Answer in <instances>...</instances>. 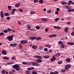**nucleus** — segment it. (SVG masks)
<instances>
[{"label":"nucleus","mask_w":74,"mask_h":74,"mask_svg":"<svg viewBox=\"0 0 74 74\" xmlns=\"http://www.w3.org/2000/svg\"><path fill=\"white\" fill-rule=\"evenodd\" d=\"M13 68L14 69H15L16 71L21 70V69L19 68V65L17 64L14 65L13 66Z\"/></svg>","instance_id":"f257e3e1"},{"label":"nucleus","mask_w":74,"mask_h":74,"mask_svg":"<svg viewBox=\"0 0 74 74\" xmlns=\"http://www.w3.org/2000/svg\"><path fill=\"white\" fill-rule=\"evenodd\" d=\"M14 36V35H12L10 36H8L7 37V38L8 39V41H12V40H13V37Z\"/></svg>","instance_id":"f03ea898"},{"label":"nucleus","mask_w":74,"mask_h":74,"mask_svg":"<svg viewBox=\"0 0 74 74\" xmlns=\"http://www.w3.org/2000/svg\"><path fill=\"white\" fill-rule=\"evenodd\" d=\"M71 67V65L70 64H66L65 67V69L66 70H68L69 68Z\"/></svg>","instance_id":"7ed1b4c3"},{"label":"nucleus","mask_w":74,"mask_h":74,"mask_svg":"<svg viewBox=\"0 0 74 74\" xmlns=\"http://www.w3.org/2000/svg\"><path fill=\"white\" fill-rule=\"evenodd\" d=\"M39 64L36 62H32V65L34 66H38Z\"/></svg>","instance_id":"20e7f679"},{"label":"nucleus","mask_w":74,"mask_h":74,"mask_svg":"<svg viewBox=\"0 0 74 74\" xmlns=\"http://www.w3.org/2000/svg\"><path fill=\"white\" fill-rule=\"evenodd\" d=\"M28 42V41L27 40H23L21 41V44H25Z\"/></svg>","instance_id":"39448f33"},{"label":"nucleus","mask_w":74,"mask_h":74,"mask_svg":"<svg viewBox=\"0 0 74 74\" xmlns=\"http://www.w3.org/2000/svg\"><path fill=\"white\" fill-rule=\"evenodd\" d=\"M55 60H56V58H55V56H53L52 58L51 59V62H53V61H55Z\"/></svg>","instance_id":"423d86ee"},{"label":"nucleus","mask_w":74,"mask_h":74,"mask_svg":"<svg viewBox=\"0 0 74 74\" xmlns=\"http://www.w3.org/2000/svg\"><path fill=\"white\" fill-rule=\"evenodd\" d=\"M34 58H37V59H42V57L40 56H34Z\"/></svg>","instance_id":"0eeeda50"},{"label":"nucleus","mask_w":74,"mask_h":74,"mask_svg":"<svg viewBox=\"0 0 74 74\" xmlns=\"http://www.w3.org/2000/svg\"><path fill=\"white\" fill-rule=\"evenodd\" d=\"M1 16V18H3L4 17V14L3 13V11H1L0 13Z\"/></svg>","instance_id":"6e6552de"},{"label":"nucleus","mask_w":74,"mask_h":74,"mask_svg":"<svg viewBox=\"0 0 74 74\" xmlns=\"http://www.w3.org/2000/svg\"><path fill=\"white\" fill-rule=\"evenodd\" d=\"M68 3H69L68 5H71V4H72L73 5H74V3L71 0H69L68 1Z\"/></svg>","instance_id":"1a4fd4ad"},{"label":"nucleus","mask_w":74,"mask_h":74,"mask_svg":"<svg viewBox=\"0 0 74 74\" xmlns=\"http://www.w3.org/2000/svg\"><path fill=\"white\" fill-rule=\"evenodd\" d=\"M41 20L42 22H47L48 21V20L45 18H42Z\"/></svg>","instance_id":"9d476101"},{"label":"nucleus","mask_w":74,"mask_h":74,"mask_svg":"<svg viewBox=\"0 0 74 74\" xmlns=\"http://www.w3.org/2000/svg\"><path fill=\"white\" fill-rule=\"evenodd\" d=\"M56 36V34H54L53 35H51L49 36V37L51 38L52 37H55Z\"/></svg>","instance_id":"9b49d317"},{"label":"nucleus","mask_w":74,"mask_h":74,"mask_svg":"<svg viewBox=\"0 0 74 74\" xmlns=\"http://www.w3.org/2000/svg\"><path fill=\"white\" fill-rule=\"evenodd\" d=\"M17 45V44L16 43H12L10 45V46L11 47H16Z\"/></svg>","instance_id":"f8f14e48"},{"label":"nucleus","mask_w":74,"mask_h":74,"mask_svg":"<svg viewBox=\"0 0 74 74\" xmlns=\"http://www.w3.org/2000/svg\"><path fill=\"white\" fill-rule=\"evenodd\" d=\"M2 54L5 55H7V52H6V51L4 50H3L2 51Z\"/></svg>","instance_id":"ddd939ff"},{"label":"nucleus","mask_w":74,"mask_h":74,"mask_svg":"<svg viewBox=\"0 0 74 74\" xmlns=\"http://www.w3.org/2000/svg\"><path fill=\"white\" fill-rule=\"evenodd\" d=\"M32 48L34 49H37V46L36 45H34L32 46Z\"/></svg>","instance_id":"4468645a"},{"label":"nucleus","mask_w":74,"mask_h":74,"mask_svg":"<svg viewBox=\"0 0 74 74\" xmlns=\"http://www.w3.org/2000/svg\"><path fill=\"white\" fill-rule=\"evenodd\" d=\"M3 59H5V60H9V59H10V58L8 57L4 56L3 57Z\"/></svg>","instance_id":"2eb2a0df"},{"label":"nucleus","mask_w":74,"mask_h":74,"mask_svg":"<svg viewBox=\"0 0 74 74\" xmlns=\"http://www.w3.org/2000/svg\"><path fill=\"white\" fill-rule=\"evenodd\" d=\"M42 60L40 59H37L36 60L37 63H41L42 62Z\"/></svg>","instance_id":"dca6fc26"},{"label":"nucleus","mask_w":74,"mask_h":74,"mask_svg":"<svg viewBox=\"0 0 74 74\" xmlns=\"http://www.w3.org/2000/svg\"><path fill=\"white\" fill-rule=\"evenodd\" d=\"M43 58L44 59H48V58H49V56H43Z\"/></svg>","instance_id":"f3484780"},{"label":"nucleus","mask_w":74,"mask_h":74,"mask_svg":"<svg viewBox=\"0 0 74 74\" xmlns=\"http://www.w3.org/2000/svg\"><path fill=\"white\" fill-rule=\"evenodd\" d=\"M68 45H74V42H68Z\"/></svg>","instance_id":"a211bd4d"},{"label":"nucleus","mask_w":74,"mask_h":74,"mask_svg":"<svg viewBox=\"0 0 74 74\" xmlns=\"http://www.w3.org/2000/svg\"><path fill=\"white\" fill-rule=\"evenodd\" d=\"M36 39V40H41L42 39V38L40 37H37Z\"/></svg>","instance_id":"6ab92c4d"},{"label":"nucleus","mask_w":74,"mask_h":74,"mask_svg":"<svg viewBox=\"0 0 74 74\" xmlns=\"http://www.w3.org/2000/svg\"><path fill=\"white\" fill-rule=\"evenodd\" d=\"M29 38L31 40H35V39H36V37L35 36L31 37Z\"/></svg>","instance_id":"aec40b11"},{"label":"nucleus","mask_w":74,"mask_h":74,"mask_svg":"<svg viewBox=\"0 0 74 74\" xmlns=\"http://www.w3.org/2000/svg\"><path fill=\"white\" fill-rule=\"evenodd\" d=\"M66 60L67 62H70L71 61V59H70V58H67L66 59Z\"/></svg>","instance_id":"412c9836"},{"label":"nucleus","mask_w":74,"mask_h":74,"mask_svg":"<svg viewBox=\"0 0 74 74\" xmlns=\"http://www.w3.org/2000/svg\"><path fill=\"white\" fill-rule=\"evenodd\" d=\"M69 28L68 27H66L64 29V31L65 33H67V32L68 31V29Z\"/></svg>","instance_id":"4be33fe9"},{"label":"nucleus","mask_w":74,"mask_h":74,"mask_svg":"<svg viewBox=\"0 0 74 74\" xmlns=\"http://www.w3.org/2000/svg\"><path fill=\"white\" fill-rule=\"evenodd\" d=\"M4 15L5 16H9L10 14L8 13H5L4 14Z\"/></svg>","instance_id":"5701e85b"},{"label":"nucleus","mask_w":74,"mask_h":74,"mask_svg":"<svg viewBox=\"0 0 74 74\" xmlns=\"http://www.w3.org/2000/svg\"><path fill=\"white\" fill-rule=\"evenodd\" d=\"M36 13V12L34 11H31L30 12V14H34Z\"/></svg>","instance_id":"b1692460"},{"label":"nucleus","mask_w":74,"mask_h":74,"mask_svg":"<svg viewBox=\"0 0 74 74\" xmlns=\"http://www.w3.org/2000/svg\"><path fill=\"white\" fill-rule=\"evenodd\" d=\"M61 4H62V5H64V4H66L67 3H66L64 1H63L61 2Z\"/></svg>","instance_id":"393cba45"},{"label":"nucleus","mask_w":74,"mask_h":74,"mask_svg":"<svg viewBox=\"0 0 74 74\" xmlns=\"http://www.w3.org/2000/svg\"><path fill=\"white\" fill-rule=\"evenodd\" d=\"M30 28H31V26H30V25H28V27H27V29L28 30H30Z\"/></svg>","instance_id":"a878e982"},{"label":"nucleus","mask_w":74,"mask_h":74,"mask_svg":"<svg viewBox=\"0 0 74 74\" xmlns=\"http://www.w3.org/2000/svg\"><path fill=\"white\" fill-rule=\"evenodd\" d=\"M11 59H12V60H15L16 59V57L14 56H13L11 58Z\"/></svg>","instance_id":"bb28decb"},{"label":"nucleus","mask_w":74,"mask_h":74,"mask_svg":"<svg viewBox=\"0 0 74 74\" xmlns=\"http://www.w3.org/2000/svg\"><path fill=\"white\" fill-rule=\"evenodd\" d=\"M20 4H21V3L16 4L15 5V7H19V6L20 5Z\"/></svg>","instance_id":"cd10ccee"},{"label":"nucleus","mask_w":74,"mask_h":74,"mask_svg":"<svg viewBox=\"0 0 74 74\" xmlns=\"http://www.w3.org/2000/svg\"><path fill=\"white\" fill-rule=\"evenodd\" d=\"M8 10H9L10 11V10H11V8H12V7L11 6H8Z\"/></svg>","instance_id":"c85d7f7f"},{"label":"nucleus","mask_w":74,"mask_h":74,"mask_svg":"<svg viewBox=\"0 0 74 74\" xmlns=\"http://www.w3.org/2000/svg\"><path fill=\"white\" fill-rule=\"evenodd\" d=\"M18 10L19 12H23V10H22V9L19 8L18 9Z\"/></svg>","instance_id":"c756f323"},{"label":"nucleus","mask_w":74,"mask_h":74,"mask_svg":"<svg viewBox=\"0 0 74 74\" xmlns=\"http://www.w3.org/2000/svg\"><path fill=\"white\" fill-rule=\"evenodd\" d=\"M56 56H60V54L59 53H57L56 55Z\"/></svg>","instance_id":"7c9ffc66"},{"label":"nucleus","mask_w":74,"mask_h":74,"mask_svg":"<svg viewBox=\"0 0 74 74\" xmlns=\"http://www.w3.org/2000/svg\"><path fill=\"white\" fill-rule=\"evenodd\" d=\"M8 30H5L3 31V32L5 33H7L8 32Z\"/></svg>","instance_id":"2f4dec72"},{"label":"nucleus","mask_w":74,"mask_h":74,"mask_svg":"<svg viewBox=\"0 0 74 74\" xmlns=\"http://www.w3.org/2000/svg\"><path fill=\"white\" fill-rule=\"evenodd\" d=\"M65 7L66 8V9H67L68 10H69V9L70 8V6L69 5L65 6Z\"/></svg>","instance_id":"473e14b6"},{"label":"nucleus","mask_w":74,"mask_h":74,"mask_svg":"<svg viewBox=\"0 0 74 74\" xmlns=\"http://www.w3.org/2000/svg\"><path fill=\"white\" fill-rule=\"evenodd\" d=\"M58 63L59 64H62V63H63V62L62 61H58Z\"/></svg>","instance_id":"72a5a7b5"},{"label":"nucleus","mask_w":74,"mask_h":74,"mask_svg":"<svg viewBox=\"0 0 74 74\" xmlns=\"http://www.w3.org/2000/svg\"><path fill=\"white\" fill-rule=\"evenodd\" d=\"M43 47L41 46V47H39V49L40 50H42L43 49Z\"/></svg>","instance_id":"f704fd0d"},{"label":"nucleus","mask_w":74,"mask_h":74,"mask_svg":"<svg viewBox=\"0 0 74 74\" xmlns=\"http://www.w3.org/2000/svg\"><path fill=\"white\" fill-rule=\"evenodd\" d=\"M2 73L3 74H4L5 73V70H3L2 71Z\"/></svg>","instance_id":"c9c22d12"},{"label":"nucleus","mask_w":74,"mask_h":74,"mask_svg":"<svg viewBox=\"0 0 74 74\" xmlns=\"http://www.w3.org/2000/svg\"><path fill=\"white\" fill-rule=\"evenodd\" d=\"M39 2L40 3H42L44 2V1L42 0H40L39 1Z\"/></svg>","instance_id":"e433bc0d"},{"label":"nucleus","mask_w":74,"mask_h":74,"mask_svg":"<svg viewBox=\"0 0 74 74\" xmlns=\"http://www.w3.org/2000/svg\"><path fill=\"white\" fill-rule=\"evenodd\" d=\"M19 47L20 48H22V45L21 44H19L18 45Z\"/></svg>","instance_id":"4c0bfd02"},{"label":"nucleus","mask_w":74,"mask_h":74,"mask_svg":"<svg viewBox=\"0 0 74 74\" xmlns=\"http://www.w3.org/2000/svg\"><path fill=\"white\" fill-rule=\"evenodd\" d=\"M49 30V28H46L45 30V31L46 32H47Z\"/></svg>","instance_id":"58836bf2"},{"label":"nucleus","mask_w":74,"mask_h":74,"mask_svg":"<svg viewBox=\"0 0 74 74\" xmlns=\"http://www.w3.org/2000/svg\"><path fill=\"white\" fill-rule=\"evenodd\" d=\"M36 29H39L40 28V26H36Z\"/></svg>","instance_id":"ea45409f"},{"label":"nucleus","mask_w":74,"mask_h":74,"mask_svg":"<svg viewBox=\"0 0 74 74\" xmlns=\"http://www.w3.org/2000/svg\"><path fill=\"white\" fill-rule=\"evenodd\" d=\"M4 34L3 33H0V36H4Z\"/></svg>","instance_id":"a19ab883"},{"label":"nucleus","mask_w":74,"mask_h":74,"mask_svg":"<svg viewBox=\"0 0 74 74\" xmlns=\"http://www.w3.org/2000/svg\"><path fill=\"white\" fill-rule=\"evenodd\" d=\"M38 0H34V3H37V2H38Z\"/></svg>","instance_id":"79ce46f5"},{"label":"nucleus","mask_w":74,"mask_h":74,"mask_svg":"<svg viewBox=\"0 0 74 74\" xmlns=\"http://www.w3.org/2000/svg\"><path fill=\"white\" fill-rule=\"evenodd\" d=\"M56 22H57L58 21H59V18H56V19L55 20Z\"/></svg>","instance_id":"37998d69"},{"label":"nucleus","mask_w":74,"mask_h":74,"mask_svg":"<svg viewBox=\"0 0 74 74\" xmlns=\"http://www.w3.org/2000/svg\"><path fill=\"white\" fill-rule=\"evenodd\" d=\"M61 47L62 48H64L65 47V45H61Z\"/></svg>","instance_id":"c03bdc74"},{"label":"nucleus","mask_w":74,"mask_h":74,"mask_svg":"<svg viewBox=\"0 0 74 74\" xmlns=\"http://www.w3.org/2000/svg\"><path fill=\"white\" fill-rule=\"evenodd\" d=\"M59 44H60L61 45H62V44L63 43L62 42V41H59Z\"/></svg>","instance_id":"a18cd8bd"},{"label":"nucleus","mask_w":74,"mask_h":74,"mask_svg":"<svg viewBox=\"0 0 74 74\" xmlns=\"http://www.w3.org/2000/svg\"><path fill=\"white\" fill-rule=\"evenodd\" d=\"M27 69L28 70V71H31V68L30 67L28 68Z\"/></svg>","instance_id":"49530a36"},{"label":"nucleus","mask_w":74,"mask_h":74,"mask_svg":"<svg viewBox=\"0 0 74 74\" xmlns=\"http://www.w3.org/2000/svg\"><path fill=\"white\" fill-rule=\"evenodd\" d=\"M61 28L60 27L57 26V29H60Z\"/></svg>","instance_id":"de8ad7c7"},{"label":"nucleus","mask_w":74,"mask_h":74,"mask_svg":"<svg viewBox=\"0 0 74 74\" xmlns=\"http://www.w3.org/2000/svg\"><path fill=\"white\" fill-rule=\"evenodd\" d=\"M61 71L63 73H64V72H65L66 71L65 70V69H62V70Z\"/></svg>","instance_id":"09e8293b"},{"label":"nucleus","mask_w":74,"mask_h":74,"mask_svg":"<svg viewBox=\"0 0 74 74\" xmlns=\"http://www.w3.org/2000/svg\"><path fill=\"white\" fill-rule=\"evenodd\" d=\"M44 50L45 51H47L48 49L47 48H45L44 49Z\"/></svg>","instance_id":"8fccbe9b"},{"label":"nucleus","mask_w":74,"mask_h":74,"mask_svg":"<svg viewBox=\"0 0 74 74\" xmlns=\"http://www.w3.org/2000/svg\"><path fill=\"white\" fill-rule=\"evenodd\" d=\"M8 31V32H10L11 31H12V30L10 28H8L7 29Z\"/></svg>","instance_id":"3c124183"},{"label":"nucleus","mask_w":74,"mask_h":74,"mask_svg":"<svg viewBox=\"0 0 74 74\" xmlns=\"http://www.w3.org/2000/svg\"><path fill=\"white\" fill-rule=\"evenodd\" d=\"M55 14H59V12H58V11H56V12H55Z\"/></svg>","instance_id":"603ef678"},{"label":"nucleus","mask_w":74,"mask_h":74,"mask_svg":"<svg viewBox=\"0 0 74 74\" xmlns=\"http://www.w3.org/2000/svg\"><path fill=\"white\" fill-rule=\"evenodd\" d=\"M30 30H31V31H34V30H35V29H34V28H32V29H30Z\"/></svg>","instance_id":"864d4df0"},{"label":"nucleus","mask_w":74,"mask_h":74,"mask_svg":"<svg viewBox=\"0 0 74 74\" xmlns=\"http://www.w3.org/2000/svg\"><path fill=\"white\" fill-rule=\"evenodd\" d=\"M59 72L58 71H56L54 72V74H58Z\"/></svg>","instance_id":"5fc2aeb1"},{"label":"nucleus","mask_w":74,"mask_h":74,"mask_svg":"<svg viewBox=\"0 0 74 74\" xmlns=\"http://www.w3.org/2000/svg\"><path fill=\"white\" fill-rule=\"evenodd\" d=\"M7 20H10V17H7Z\"/></svg>","instance_id":"6e6d98bb"},{"label":"nucleus","mask_w":74,"mask_h":74,"mask_svg":"<svg viewBox=\"0 0 74 74\" xmlns=\"http://www.w3.org/2000/svg\"><path fill=\"white\" fill-rule=\"evenodd\" d=\"M16 10V9H14L12 10V11H13V12H15V11Z\"/></svg>","instance_id":"4d7b16f0"},{"label":"nucleus","mask_w":74,"mask_h":74,"mask_svg":"<svg viewBox=\"0 0 74 74\" xmlns=\"http://www.w3.org/2000/svg\"><path fill=\"white\" fill-rule=\"evenodd\" d=\"M51 12V10H49L47 11V13H48V14H49V13Z\"/></svg>","instance_id":"13d9d810"},{"label":"nucleus","mask_w":74,"mask_h":74,"mask_svg":"<svg viewBox=\"0 0 74 74\" xmlns=\"http://www.w3.org/2000/svg\"><path fill=\"white\" fill-rule=\"evenodd\" d=\"M13 63H14V62H9L8 63V64H12Z\"/></svg>","instance_id":"bf43d9fd"},{"label":"nucleus","mask_w":74,"mask_h":74,"mask_svg":"<svg viewBox=\"0 0 74 74\" xmlns=\"http://www.w3.org/2000/svg\"><path fill=\"white\" fill-rule=\"evenodd\" d=\"M71 12H74V9H71Z\"/></svg>","instance_id":"052dcab7"},{"label":"nucleus","mask_w":74,"mask_h":74,"mask_svg":"<svg viewBox=\"0 0 74 74\" xmlns=\"http://www.w3.org/2000/svg\"><path fill=\"white\" fill-rule=\"evenodd\" d=\"M22 64H27V63L25 62H22Z\"/></svg>","instance_id":"680f3d73"},{"label":"nucleus","mask_w":74,"mask_h":74,"mask_svg":"<svg viewBox=\"0 0 74 74\" xmlns=\"http://www.w3.org/2000/svg\"><path fill=\"white\" fill-rule=\"evenodd\" d=\"M56 10L57 11H60V9H59V8H57L56 9Z\"/></svg>","instance_id":"e2e57ef3"},{"label":"nucleus","mask_w":74,"mask_h":74,"mask_svg":"<svg viewBox=\"0 0 74 74\" xmlns=\"http://www.w3.org/2000/svg\"><path fill=\"white\" fill-rule=\"evenodd\" d=\"M71 35H72V36L74 35V32H73L71 33Z\"/></svg>","instance_id":"0e129e2a"},{"label":"nucleus","mask_w":74,"mask_h":74,"mask_svg":"<svg viewBox=\"0 0 74 74\" xmlns=\"http://www.w3.org/2000/svg\"><path fill=\"white\" fill-rule=\"evenodd\" d=\"M66 23L68 25H70V22H67Z\"/></svg>","instance_id":"69168bd1"},{"label":"nucleus","mask_w":74,"mask_h":74,"mask_svg":"<svg viewBox=\"0 0 74 74\" xmlns=\"http://www.w3.org/2000/svg\"><path fill=\"white\" fill-rule=\"evenodd\" d=\"M49 51L50 52H52V50L51 49H50L49 50Z\"/></svg>","instance_id":"338daca9"},{"label":"nucleus","mask_w":74,"mask_h":74,"mask_svg":"<svg viewBox=\"0 0 74 74\" xmlns=\"http://www.w3.org/2000/svg\"><path fill=\"white\" fill-rule=\"evenodd\" d=\"M50 74H55V73H54V72H51L50 73Z\"/></svg>","instance_id":"774afa93"}]
</instances>
